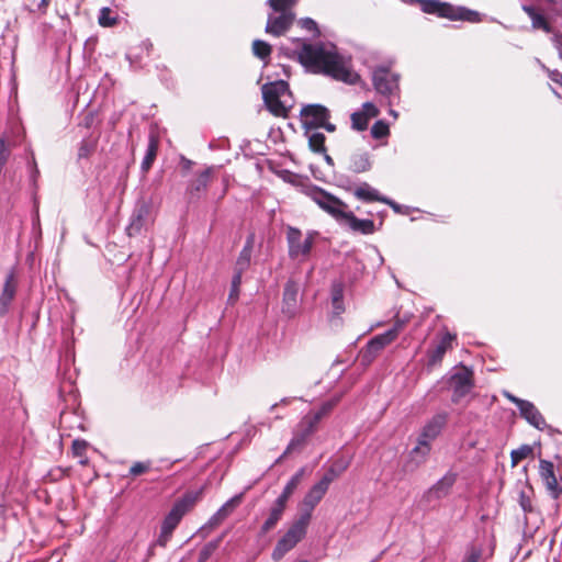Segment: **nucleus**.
<instances>
[{
  "mask_svg": "<svg viewBox=\"0 0 562 562\" xmlns=\"http://www.w3.org/2000/svg\"><path fill=\"white\" fill-rule=\"evenodd\" d=\"M542 68L548 72L549 78L559 85H562V74L559 70H551L542 65Z\"/></svg>",
  "mask_w": 562,
  "mask_h": 562,
  "instance_id": "57",
  "label": "nucleus"
},
{
  "mask_svg": "<svg viewBox=\"0 0 562 562\" xmlns=\"http://www.w3.org/2000/svg\"><path fill=\"white\" fill-rule=\"evenodd\" d=\"M533 452V449L529 445H522L518 449L510 452L512 467H516L521 460L528 458Z\"/></svg>",
  "mask_w": 562,
  "mask_h": 562,
  "instance_id": "43",
  "label": "nucleus"
},
{
  "mask_svg": "<svg viewBox=\"0 0 562 562\" xmlns=\"http://www.w3.org/2000/svg\"><path fill=\"white\" fill-rule=\"evenodd\" d=\"M271 45L261 40H255L252 42V53L261 60L267 59L271 55Z\"/></svg>",
  "mask_w": 562,
  "mask_h": 562,
  "instance_id": "41",
  "label": "nucleus"
},
{
  "mask_svg": "<svg viewBox=\"0 0 562 562\" xmlns=\"http://www.w3.org/2000/svg\"><path fill=\"white\" fill-rule=\"evenodd\" d=\"M300 285L294 280H288L283 289L282 313L288 317H294L299 311Z\"/></svg>",
  "mask_w": 562,
  "mask_h": 562,
  "instance_id": "17",
  "label": "nucleus"
},
{
  "mask_svg": "<svg viewBox=\"0 0 562 562\" xmlns=\"http://www.w3.org/2000/svg\"><path fill=\"white\" fill-rule=\"evenodd\" d=\"M94 120H95L94 113L89 112L83 116L80 125L85 126L86 128H90L93 125Z\"/></svg>",
  "mask_w": 562,
  "mask_h": 562,
  "instance_id": "59",
  "label": "nucleus"
},
{
  "mask_svg": "<svg viewBox=\"0 0 562 562\" xmlns=\"http://www.w3.org/2000/svg\"><path fill=\"white\" fill-rule=\"evenodd\" d=\"M533 495V488L527 485V491L522 490L519 492L518 503L524 513L529 514L533 512L531 496Z\"/></svg>",
  "mask_w": 562,
  "mask_h": 562,
  "instance_id": "40",
  "label": "nucleus"
},
{
  "mask_svg": "<svg viewBox=\"0 0 562 562\" xmlns=\"http://www.w3.org/2000/svg\"><path fill=\"white\" fill-rule=\"evenodd\" d=\"M300 25L302 29L314 33L315 35H319V30L317 27V23L311 18H304L300 20Z\"/></svg>",
  "mask_w": 562,
  "mask_h": 562,
  "instance_id": "53",
  "label": "nucleus"
},
{
  "mask_svg": "<svg viewBox=\"0 0 562 562\" xmlns=\"http://www.w3.org/2000/svg\"><path fill=\"white\" fill-rule=\"evenodd\" d=\"M316 233H308L306 238L302 240V232L293 226H289L286 229V241L289 246V256L292 259H296L300 256H307L310 255L314 236Z\"/></svg>",
  "mask_w": 562,
  "mask_h": 562,
  "instance_id": "9",
  "label": "nucleus"
},
{
  "mask_svg": "<svg viewBox=\"0 0 562 562\" xmlns=\"http://www.w3.org/2000/svg\"><path fill=\"white\" fill-rule=\"evenodd\" d=\"M340 395H335L331 398L322 403L321 407L315 411L322 418L326 417L339 403Z\"/></svg>",
  "mask_w": 562,
  "mask_h": 562,
  "instance_id": "46",
  "label": "nucleus"
},
{
  "mask_svg": "<svg viewBox=\"0 0 562 562\" xmlns=\"http://www.w3.org/2000/svg\"><path fill=\"white\" fill-rule=\"evenodd\" d=\"M254 235L247 237L246 243L236 260L234 272L243 274L249 268L254 248Z\"/></svg>",
  "mask_w": 562,
  "mask_h": 562,
  "instance_id": "27",
  "label": "nucleus"
},
{
  "mask_svg": "<svg viewBox=\"0 0 562 562\" xmlns=\"http://www.w3.org/2000/svg\"><path fill=\"white\" fill-rule=\"evenodd\" d=\"M338 181L340 188L352 192L355 198L362 202H381V199L383 198V195H381L380 192L368 182H361L359 186L353 188L350 179L344 175L339 176Z\"/></svg>",
  "mask_w": 562,
  "mask_h": 562,
  "instance_id": "12",
  "label": "nucleus"
},
{
  "mask_svg": "<svg viewBox=\"0 0 562 562\" xmlns=\"http://www.w3.org/2000/svg\"><path fill=\"white\" fill-rule=\"evenodd\" d=\"M18 289V280L15 269L12 268L5 277L3 288L0 294V316H4L9 312V307L15 297Z\"/></svg>",
  "mask_w": 562,
  "mask_h": 562,
  "instance_id": "19",
  "label": "nucleus"
},
{
  "mask_svg": "<svg viewBox=\"0 0 562 562\" xmlns=\"http://www.w3.org/2000/svg\"><path fill=\"white\" fill-rule=\"evenodd\" d=\"M203 488L194 492L186 493L180 499H178L170 512L165 517L161 527L165 528L166 533H172L176 527L181 521L182 517L190 512L196 502L201 498Z\"/></svg>",
  "mask_w": 562,
  "mask_h": 562,
  "instance_id": "6",
  "label": "nucleus"
},
{
  "mask_svg": "<svg viewBox=\"0 0 562 562\" xmlns=\"http://www.w3.org/2000/svg\"><path fill=\"white\" fill-rule=\"evenodd\" d=\"M279 176L282 178L283 181L292 184L293 187L297 188L303 194L306 195V188L307 187H314L315 184L311 182L308 177H303L301 175L291 172L289 170H282Z\"/></svg>",
  "mask_w": 562,
  "mask_h": 562,
  "instance_id": "31",
  "label": "nucleus"
},
{
  "mask_svg": "<svg viewBox=\"0 0 562 562\" xmlns=\"http://www.w3.org/2000/svg\"><path fill=\"white\" fill-rule=\"evenodd\" d=\"M518 409L520 416L537 429L542 430L547 426L543 416L531 402L526 400L520 402Z\"/></svg>",
  "mask_w": 562,
  "mask_h": 562,
  "instance_id": "25",
  "label": "nucleus"
},
{
  "mask_svg": "<svg viewBox=\"0 0 562 562\" xmlns=\"http://www.w3.org/2000/svg\"><path fill=\"white\" fill-rule=\"evenodd\" d=\"M284 509H285V506L280 505L276 502L273 503L268 518L266 519V521L262 524V526L260 528V535L268 533L271 529H273L277 526V524L279 522V520L281 519V517L283 515Z\"/></svg>",
  "mask_w": 562,
  "mask_h": 562,
  "instance_id": "32",
  "label": "nucleus"
},
{
  "mask_svg": "<svg viewBox=\"0 0 562 562\" xmlns=\"http://www.w3.org/2000/svg\"><path fill=\"white\" fill-rule=\"evenodd\" d=\"M224 518L222 516H217V512L210 518L209 524L211 526H217L220 525Z\"/></svg>",
  "mask_w": 562,
  "mask_h": 562,
  "instance_id": "63",
  "label": "nucleus"
},
{
  "mask_svg": "<svg viewBox=\"0 0 562 562\" xmlns=\"http://www.w3.org/2000/svg\"><path fill=\"white\" fill-rule=\"evenodd\" d=\"M381 203L390 205L396 213L401 212V205L397 204L395 201L389 199L387 196H384L381 199Z\"/></svg>",
  "mask_w": 562,
  "mask_h": 562,
  "instance_id": "62",
  "label": "nucleus"
},
{
  "mask_svg": "<svg viewBox=\"0 0 562 562\" xmlns=\"http://www.w3.org/2000/svg\"><path fill=\"white\" fill-rule=\"evenodd\" d=\"M449 419V414L447 412H439L435 414L422 429L419 436L429 441L435 440L446 427Z\"/></svg>",
  "mask_w": 562,
  "mask_h": 562,
  "instance_id": "21",
  "label": "nucleus"
},
{
  "mask_svg": "<svg viewBox=\"0 0 562 562\" xmlns=\"http://www.w3.org/2000/svg\"><path fill=\"white\" fill-rule=\"evenodd\" d=\"M88 448V442L82 439H76L72 441L71 449L76 457H85Z\"/></svg>",
  "mask_w": 562,
  "mask_h": 562,
  "instance_id": "51",
  "label": "nucleus"
},
{
  "mask_svg": "<svg viewBox=\"0 0 562 562\" xmlns=\"http://www.w3.org/2000/svg\"><path fill=\"white\" fill-rule=\"evenodd\" d=\"M390 134L389 125L382 121H376L371 127V136L375 139H382Z\"/></svg>",
  "mask_w": 562,
  "mask_h": 562,
  "instance_id": "45",
  "label": "nucleus"
},
{
  "mask_svg": "<svg viewBox=\"0 0 562 562\" xmlns=\"http://www.w3.org/2000/svg\"><path fill=\"white\" fill-rule=\"evenodd\" d=\"M457 473L452 471L447 472L441 479L424 492L420 499L422 504L428 507L446 498L450 494L457 481Z\"/></svg>",
  "mask_w": 562,
  "mask_h": 562,
  "instance_id": "8",
  "label": "nucleus"
},
{
  "mask_svg": "<svg viewBox=\"0 0 562 562\" xmlns=\"http://www.w3.org/2000/svg\"><path fill=\"white\" fill-rule=\"evenodd\" d=\"M158 146H159L158 136L154 133H150L148 136V145H147L146 154L140 164V169L143 172H147L151 168V166L157 157Z\"/></svg>",
  "mask_w": 562,
  "mask_h": 562,
  "instance_id": "28",
  "label": "nucleus"
},
{
  "mask_svg": "<svg viewBox=\"0 0 562 562\" xmlns=\"http://www.w3.org/2000/svg\"><path fill=\"white\" fill-rule=\"evenodd\" d=\"M539 475L544 483L549 495L554 499L560 498L562 495V487L558 483L554 464L551 461L540 459Z\"/></svg>",
  "mask_w": 562,
  "mask_h": 562,
  "instance_id": "14",
  "label": "nucleus"
},
{
  "mask_svg": "<svg viewBox=\"0 0 562 562\" xmlns=\"http://www.w3.org/2000/svg\"><path fill=\"white\" fill-rule=\"evenodd\" d=\"M342 225H347L352 232L370 235L375 232L374 222L372 220L358 218L350 210L346 213Z\"/></svg>",
  "mask_w": 562,
  "mask_h": 562,
  "instance_id": "26",
  "label": "nucleus"
},
{
  "mask_svg": "<svg viewBox=\"0 0 562 562\" xmlns=\"http://www.w3.org/2000/svg\"><path fill=\"white\" fill-rule=\"evenodd\" d=\"M212 171V168H206L189 181L186 189V196L189 203L198 202L204 196L211 180Z\"/></svg>",
  "mask_w": 562,
  "mask_h": 562,
  "instance_id": "13",
  "label": "nucleus"
},
{
  "mask_svg": "<svg viewBox=\"0 0 562 562\" xmlns=\"http://www.w3.org/2000/svg\"><path fill=\"white\" fill-rule=\"evenodd\" d=\"M329 485H330V479H321L305 494V496L303 498V506H304L303 513H308L310 518L312 517L313 509L317 506V504L325 496Z\"/></svg>",
  "mask_w": 562,
  "mask_h": 562,
  "instance_id": "18",
  "label": "nucleus"
},
{
  "mask_svg": "<svg viewBox=\"0 0 562 562\" xmlns=\"http://www.w3.org/2000/svg\"><path fill=\"white\" fill-rule=\"evenodd\" d=\"M431 441L424 439L422 436L418 437L417 445L412 449L409 456L415 464L418 467L426 462L430 451Z\"/></svg>",
  "mask_w": 562,
  "mask_h": 562,
  "instance_id": "30",
  "label": "nucleus"
},
{
  "mask_svg": "<svg viewBox=\"0 0 562 562\" xmlns=\"http://www.w3.org/2000/svg\"><path fill=\"white\" fill-rule=\"evenodd\" d=\"M300 117L305 133L316 130L325 124V120H329V110L322 104H307L301 109Z\"/></svg>",
  "mask_w": 562,
  "mask_h": 562,
  "instance_id": "10",
  "label": "nucleus"
},
{
  "mask_svg": "<svg viewBox=\"0 0 562 562\" xmlns=\"http://www.w3.org/2000/svg\"><path fill=\"white\" fill-rule=\"evenodd\" d=\"M305 134L308 137V146H310L311 150H313L314 153H317V154L326 153V147H325L326 137L323 133L308 131Z\"/></svg>",
  "mask_w": 562,
  "mask_h": 562,
  "instance_id": "35",
  "label": "nucleus"
},
{
  "mask_svg": "<svg viewBox=\"0 0 562 562\" xmlns=\"http://www.w3.org/2000/svg\"><path fill=\"white\" fill-rule=\"evenodd\" d=\"M150 469V462H135L130 469V475L138 476L148 472Z\"/></svg>",
  "mask_w": 562,
  "mask_h": 562,
  "instance_id": "52",
  "label": "nucleus"
},
{
  "mask_svg": "<svg viewBox=\"0 0 562 562\" xmlns=\"http://www.w3.org/2000/svg\"><path fill=\"white\" fill-rule=\"evenodd\" d=\"M308 524L310 514L302 513L300 517L290 526L288 531L278 540L271 554L273 561H280L305 537Z\"/></svg>",
  "mask_w": 562,
  "mask_h": 562,
  "instance_id": "4",
  "label": "nucleus"
},
{
  "mask_svg": "<svg viewBox=\"0 0 562 562\" xmlns=\"http://www.w3.org/2000/svg\"><path fill=\"white\" fill-rule=\"evenodd\" d=\"M521 9L531 20V27L533 30H541L546 33H553V27L541 9L533 4H522Z\"/></svg>",
  "mask_w": 562,
  "mask_h": 562,
  "instance_id": "23",
  "label": "nucleus"
},
{
  "mask_svg": "<svg viewBox=\"0 0 562 562\" xmlns=\"http://www.w3.org/2000/svg\"><path fill=\"white\" fill-rule=\"evenodd\" d=\"M439 16L453 21H468L471 23H477L482 21L481 14L477 11L470 10L464 7H454L446 2H441Z\"/></svg>",
  "mask_w": 562,
  "mask_h": 562,
  "instance_id": "16",
  "label": "nucleus"
},
{
  "mask_svg": "<svg viewBox=\"0 0 562 562\" xmlns=\"http://www.w3.org/2000/svg\"><path fill=\"white\" fill-rule=\"evenodd\" d=\"M165 531H166L165 528L161 527L160 535L157 539V544L160 547H165L172 536V533H166Z\"/></svg>",
  "mask_w": 562,
  "mask_h": 562,
  "instance_id": "58",
  "label": "nucleus"
},
{
  "mask_svg": "<svg viewBox=\"0 0 562 562\" xmlns=\"http://www.w3.org/2000/svg\"><path fill=\"white\" fill-rule=\"evenodd\" d=\"M422 10L428 14H436L439 16L441 2L439 0H420Z\"/></svg>",
  "mask_w": 562,
  "mask_h": 562,
  "instance_id": "48",
  "label": "nucleus"
},
{
  "mask_svg": "<svg viewBox=\"0 0 562 562\" xmlns=\"http://www.w3.org/2000/svg\"><path fill=\"white\" fill-rule=\"evenodd\" d=\"M360 112L368 115L370 119H374L379 115V110L372 102H364Z\"/></svg>",
  "mask_w": 562,
  "mask_h": 562,
  "instance_id": "55",
  "label": "nucleus"
},
{
  "mask_svg": "<svg viewBox=\"0 0 562 562\" xmlns=\"http://www.w3.org/2000/svg\"><path fill=\"white\" fill-rule=\"evenodd\" d=\"M243 498L244 493H239L229 498L217 509V516H222L224 519H226L241 504Z\"/></svg>",
  "mask_w": 562,
  "mask_h": 562,
  "instance_id": "37",
  "label": "nucleus"
},
{
  "mask_svg": "<svg viewBox=\"0 0 562 562\" xmlns=\"http://www.w3.org/2000/svg\"><path fill=\"white\" fill-rule=\"evenodd\" d=\"M299 60L314 72L325 74L346 83H355L359 78L337 53L327 50L321 44L303 43L299 52Z\"/></svg>",
  "mask_w": 562,
  "mask_h": 562,
  "instance_id": "1",
  "label": "nucleus"
},
{
  "mask_svg": "<svg viewBox=\"0 0 562 562\" xmlns=\"http://www.w3.org/2000/svg\"><path fill=\"white\" fill-rule=\"evenodd\" d=\"M392 342L393 341L391 334L383 333L371 338L366 344V346L360 350L359 359L361 364H371L375 360V358L381 353V351Z\"/></svg>",
  "mask_w": 562,
  "mask_h": 562,
  "instance_id": "11",
  "label": "nucleus"
},
{
  "mask_svg": "<svg viewBox=\"0 0 562 562\" xmlns=\"http://www.w3.org/2000/svg\"><path fill=\"white\" fill-rule=\"evenodd\" d=\"M481 554L480 549L472 548L464 557L463 562H479Z\"/></svg>",
  "mask_w": 562,
  "mask_h": 562,
  "instance_id": "56",
  "label": "nucleus"
},
{
  "mask_svg": "<svg viewBox=\"0 0 562 562\" xmlns=\"http://www.w3.org/2000/svg\"><path fill=\"white\" fill-rule=\"evenodd\" d=\"M98 137H85L78 148V159H88L97 149Z\"/></svg>",
  "mask_w": 562,
  "mask_h": 562,
  "instance_id": "34",
  "label": "nucleus"
},
{
  "mask_svg": "<svg viewBox=\"0 0 562 562\" xmlns=\"http://www.w3.org/2000/svg\"><path fill=\"white\" fill-rule=\"evenodd\" d=\"M331 303L336 314L345 311L344 307V283L341 281H334L331 284Z\"/></svg>",
  "mask_w": 562,
  "mask_h": 562,
  "instance_id": "33",
  "label": "nucleus"
},
{
  "mask_svg": "<svg viewBox=\"0 0 562 562\" xmlns=\"http://www.w3.org/2000/svg\"><path fill=\"white\" fill-rule=\"evenodd\" d=\"M294 19L295 14L293 12L269 14L265 31L276 37L282 36L290 30Z\"/></svg>",
  "mask_w": 562,
  "mask_h": 562,
  "instance_id": "15",
  "label": "nucleus"
},
{
  "mask_svg": "<svg viewBox=\"0 0 562 562\" xmlns=\"http://www.w3.org/2000/svg\"><path fill=\"white\" fill-rule=\"evenodd\" d=\"M241 273L234 272L233 279H232V288L229 293V300L236 301L239 295V286L241 284Z\"/></svg>",
  "mask_w": 562,
  "mask_h": 562,
  "instance_id": "50",
  "label": "nucleus"
},
{
  "mask_svg": "<svg viewBox=\"0 0 562 562\" xmlns=\"http://www.w3.org/2000/svg\"><path fill=\"white\" fill-rule=\"evenodd\" d=\"M552 42H553L554 47L559 52L560 58L562 59V34H558V33L553 34Z\"/></svg>",
  "mask_w": 562,
  "mask_h": 562,
  "instance_id": "61",
  "label": "nucleus"
},
{
  "mask_svg": "<svg viewBox=\"0 0 562 562\" xmlns=\"http://www.w3.org/2000/svg\"><path fill=\"white\" fill-rule=\"evenodd\" d=\"M405 325H406V321L397 319L394 323V325L389 330H386L384 333L385 334H391L392 341H394L398 337L400 333L404 329Z\"/></svg>",
  "mask_w": 562,
  "mask_h": 562,
  "instance_id": "54",
  "label": "nucleus"
},
{
  "mask_svg": "<svg viewBox=\"0 0 562 562\" xmlns=\"http://www.w3.org/2000/svg\"><path fill=\"white\" fill-rule=\"evenodd\" d=\"M349 467V461L339 459L336 460L333 465L326 471L322 479H330V483L340 476L342 472Z\"/></svg>",
  "mask_w": 562,
  "mask_h": 562,
  "instance_id": "39",
  "label": "nucleus"
},
{
  "mask_svg": "<svg viewBox=\"0 0 562 562\" xmlns=\"http://www.w3.org/2000/svg\"><path fill=\"white\" fill-rule=\"evenodd\" d=\"M149 206L146 203L139 204L133 212L131 216V222L126 227V233L130 237L135 236L140 233L142 228L145 226L148 215H149Z\"/></svg>",
  "mask_w": 562,
  "mask_h": 562,
  "instance_id": "24",
  "label": "nucleus"
},
{
  "mask_svg": "<svg viewBox=\"0 0 562 562\" xmlns=\"http://www.w3.org/2000/svg\"><path fill=\"white\" fill-rule=\"evenodd\" d=\"M262 98L268 111L274 116L286 117L293 106L292 92L284 80H277L262 86Z\"/></svg>",
  "mask_w": 562,
  "mask_h": 562,
  "instance_id": "2",
  "label": "nucleus"
},
{
  "mask_svg": "<svg viewBox=\"0 0 562 562\" xmlns=\"http://www.w3.org/2000/svg\"><path fill=\"white\" fill-rule=\"evenodd\" d=\"M224 518L222 516H217V512L210 518L209 524L211 526H217L220 525Z\"/></svg>",
  "mask_w": 562,
  "mask_h": 562,
  "instance_id": "64",
  "label": "nucleus"
},
{
  "mask_svg": "<svg viewBox=\"0 0 562 562\" xmlns=\"http://www.w3.org/2000/svg\"><path fill=\"white\" fill-rule=\"evenodd\" d=\"M351 128L358 132L366 131L368 128L370 117L360 111H356L351 114Z\"/></svg>",
  "mask_w": 562,
  "mask_h": 562,
  "instance_id": "42",
  "label": "nucleus"
},
{
  "mask_svg": "<svg viewBox=\"0 0 562 562\" xmlns=\"http://www.w3.org/2000/svg\"><path fill=\"white\" fill-rule=\"evenodd\" d=\"M372 83L375 91L385 97L390 104L400 101V75L392 72L385 66L375 67L372 70Z\"/></svg>",
  "mask_w": 562,
  "mask_h": 562,
  "instance_id": "5",
  "label": "nucleus"
},
{
  "mask_svg": "<svg viewBox=\"0 0 562 562\" xmlns=\"http://www.w3.org/2000/svg\"><path fill=\"white\" fill-rule=\"evenodd\" d=\"M448 383L452 389L451 402L458 404L470 394L474 387L473 371L462 366L449 376Z\"/></svg>",
  "mask_w": 562,
  "mask_h": 562,
  "instance_id": "7",
  "label": "nucleus"
},
{
  "mask_svg": "<svg viewBox=\"0 0 562 562\" xmlns=\"http://www.w3.org/2000/svg\"><path fill=\"white\" fill-rule=\"evenodd\" d=\"M98 22L101 26L106 27L115 25L117 20L115 16H111V9L104 7L99 12Z\"/></svg>",
  "mask_w": 562,
  "mask_h": 562,
  "instance_id": "47",
  "label": "nucleus"
},
{
  "mask_svg": "<svg viewBox=\"0 0 562 562\" xmlns=\"http://www.w3.org/2000/svg\"><path fill=\"white\" fill-rule=\"evenodd\" d=\"M305 473V468H301L285 484L282 493L279 495V497L276 499V503L286 506V502L289 501L290 496L294 493V491L300 485L303 476Z\"/></svg>",
  "mask_w": 562,
  "mask_h": 562,
  "instance_id": "29",
  "label": "nucleus"
},
{
  "mask_svg": "<svg viewBox=\"0 0 562 562\" xmlns=\"http://www.w3.org/2000/svg\"><path fill=\"white\" fill-rule=\"evenodd\" d=\"M306 196L315 202L321 210L330 215L339 224L342 223L349 206L338 196L329 193L318 186L307 187Z\"/></svg>",
  "mask_w": 562,
  "mask_h": 562,
  "instance_id": "3",
  "label": "nucleus"
},
{
  "mask_svg": "<svg viewBox=\"0 0 562 562\" xmlns=\"http://www.w3.org/2000/svg\"><path fill=\"white\" fill-rule=\"evenodd\" d=\"M310 436L311 435H308L306 431H304L302 428L299 427L297 431L294 434L293 438L289 442V445L281 458H283L285 454H288L294 450L301 449L305 445V442Z\"/></svg>",
  "mask_w": 562,
  "mask_h": 562,
  "instance_id": "38",
  "label": "nucleus"
},
{
  "mask_svg": "<svg viewBox=\"0 0 562 562\" xmlns=\"http://www.w3.org/2000/svg\"><path fill=\"white\" fill-rule=\"evenodd\" d=\"M220 543V540L211 541L207 544H205L199 554V561L198 562H206L212 553L217 549Z\"/></svg>",
  "mask_w": 562,
  "mask_h": 562,
  "instance_id": "49",
  "label": "nucleus"
},
{
  "mask_svg": "<svg viewBox=\"0 0 562 562\" xmlns=\"http://www.w3.org/2000/svg\"><path fill=\"white\" fill-rule=\"evenodd\" d=\"M372 157L369 151L364 150L351 153L347 160V170L355 175L368 172L372 169Z\"/></svg>",
  "mask_w": 562,
  "mask_h": 562,
  "instance_id": "22",
  "label": "nucleus"
},
{
  "mask_svg": "<svg viewBox=\"0 0 562 562\" xmlns=\"http://www.w3.org/2000/svg\"><path fill=\"white\" fill-rule=\"evenodd\" d=\"M322 419L323 418L315 411H312L302 418L299 427L306 431L308 435H312L317 429V425Z\"/></svg>",
  "mask_w": 562,
  "mask_h": 562,
  "instance_id": "36",
  "label": "nucleus"
},
{
  "mask_svg": "<svg viewBox=\"0 0 562 562\" xmlns=\"http://www.w3.org/2000/svg\"><path fill=\"white\" fill-rule=\"evenodd\" d=\"M297 0H267V4L276 12H292V8L296 4Z\"/></svg>",
  "mask_w": 562,
  "mask_h": 562,
  "instance_id": "44",
  "label": "nucleus"
},
{
  "mask_svg": "<svg viewBox=\"0 0 562 562\" xmlns=\"http://www.w3.org/2000/svg\"><path fill=\"white\" fill-rule=\"evenodd\" d=\"M456 338L454 335L450 333H445L440 340L432 347L427 350V367L434 368L441 363L445 353L448 349L452 348V340Z\"/></svg>",
  "mask_w": 562,
  "mask_h": 562,
  "instance_id": "20",
  "label": "nucleus"
},
{
  "mask_svg": "<svg viewBox=\"0 0 562 562\" xmlns=\"http://www.w3.org/2000/svg\"><path fill=\"white\" fill-rule=\"evenodd\" d=\"M52 0H40V2L36 3V9H34V12H38L41 14H45L47 12V8L49 5Z\"/></svg>",
  "mask_w": 562,
  "mask_h": 562,
  "instance_id": "60",
  "label": "nucleus"
}]
</instances>
